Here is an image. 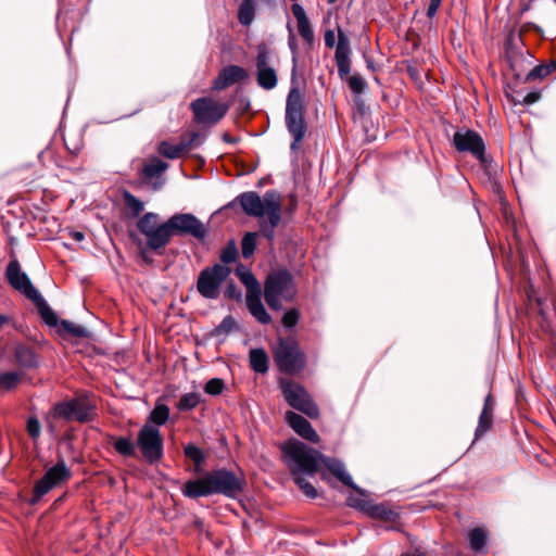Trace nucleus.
<instances>
[{
	"mask_svg": "<svg viewBox=\"0 0 556 556\" xmlns=\"http://www.w3.org/2000/svg\"><path fill=\"white\" fill-rule=\"evenodd\" d=\"M238 203L247 216L258 219L260 232H247L241 240V251L244 258L253 255L258 235L263 236L270 244L276 237V227L281 222V195L276 190H268L261 197L256 191H245L238 194L229 203Z\"/></svg>",
	"mask_w": 556,
	"mask_h": 556,
	"instance_id": "1",
	"label": "nucleus"
},
{
	"mask_svg": "<svg viewBox=\"0 0 556 556\" xmlns=\"http://www.w3.org/2000/svg\"><path fill=\"white\" fill-rule=\"evenodd\" d=\"M156 213L148 212L137 222V228L146 237L147 248L152 251L164 249L174 235H190L197 239H203L206 230L193 214L179 213L169 217L164 223H159Z\"/></svg>",
	"mask_w": 556,
	"mask_h": 556,
	"instance_id": "2",
	"label": "nucleus"
},
{
	"mask_svg": "<svg viewBox=\"0 0 556 556\" xmlns=\"http://www.w3.org/2000/svg\"><path fill=\"white\" fill-rule=\"evenodd\" d=\"M286 464L295 476L315 475L323 460V454L301 441H291L282 446Z\"/></svg>",
	"mask_w": 556,
	"mask_h": 556,
	"instance_id": "3",
	"label": "nucleus"
},
{
	"mask_svg": "<svg viewBox=\"0 0 556 556\" xmlns=\"http://www.w3.org/2000/svg\"><path fill=\"white\" fill-rule=\"evenodd\" d=\"M296 292L293 277L286 269L269 274L264 283L265 301L274 311L281 309L283 302L293 301Z\"/></svg>",
	"mask_w": 556,
	"mask_h": 556,
	"instance_id": "4",
	"label": "nucleus"
},
{
	"mask_svg": "<svg viewBox=\"0 0 556 556\" xmlns=\"http://www.w3.org/2000/svg\"><path fill=\"white\" fill-rule=\"evenodd\" d=\"M279 371L288 375L300 372L306 364V356L299 343L291 338H279L273 351Z\"/></svg>",
	"mask_w": 556,
	"mask_h": 556,
	"instance_id": "5",
	"label": "nucleus"
},
{
	"mask_svg": "<svg viewBox=\"0 0 556 556\" xmlns=\"http://www.w3.org/2000/svg\"><path fill=\"white\" fill-rule=\"evenodd\" d=\"M279 388L289 406L303 413L308 418L316 419L319 417L318 405L302 384L288 378H281Z\"/></svg>",
	"mask_w": 556,
	"mask_h": 556,
	"instance_id": "6",
	"label": "nucleus"
},
{
	"mask_svg": "<svg viewBox=\"0 0 556 556\" xmlns=\"http://www.w3.org/2000/svg\"><path fill=\"white\" fill-rule=\"evenodd\" d=\"M236 274L240 281L247 287L245 303L251 315L263 325L271 321L270 315L262 303V290L253 273L240 265L236 268Z\"/></svg>",
	"mask_w": 556,
	"mask_h": 556,
	"instance_id": "7",
	"label": "nucleus"
},
{
	"mask_svg": "<svg viewBox=\"0 0 556 556\" xmlns=\"http://www.w3.org/2000/svg\"><path fill=\"white\" fill-rule=\"evenodd\" d=\"M228 266L215 264L203 268L198 277L197 290L200 295L207 300H216L220 295V287L230 275Z\"/></svg>",
	"mask_w": 556,
	"mask_h": 556,
	"instance_id": "8",
	"label": "nucleus"
},
{
	"mask_svg": "<svg viewBox=\"0 0 556 556\" xmlns=\"http://www.w3.org/2000/svg\"><path fill=\"white\" fill-rule=\"evenodd\" d=\"M190 109L198 125L212 127L226 115L229 106L211 97H202L193 100L190 103Z\"/></svg>",
	"mask_w": 556,
	"mask_h": 556,
	"instance_id": "9",
	"label": "nucleus"
},
{
	"mask_svg": "<svg viewBox=\"0 0 556 556\" xmlns=\"http://www.w3.org/2000/svg\"><path fill=\"white\" fill-rule=\"evenodd\" d=\"M93 409L94 405L87 396H78L55 404L52 414L68 421L88 422L93 419Z\"/></svg>",
	"mask_w": 556,
	"mask_h": 556,
	"instance_id": "10",
	"label": "nucleus"
},
{
	"mask_svg": "<svg viewBox=\"0 0 556 556\" xmlns=\"http://www.w3.org/2000/svg\"><path fill=\"white\" fill-rule=\"evenodd\" d=\"M137 446L149 464L159 463L163 457V437L160 429L146 422L138 432Z\"/></svg>",
	"mask_w": 556,
	"mask_h": 556,
	"instance_id": "11",
	"label": "nucleus"
},
{
	"mask_svg": "<svg viewBox=\"0 0 556 556\" xmlns=\"http://www.w3.org/2000/svg\"><path fill=\"white\" fill-rule=\"evenodd\" d=\"M213 494H222L229 498H236L244 489L245 480L226 468L208 471Z\"/></svg>",
	"mask_w": 556,
	"mask_h": 556,
	"instance_id": "12",
	"label": "nucleus"
},
{
	"mask_svg": "<svg viewBox=\"0 0 556 556\" xmlns=\"http://www.w3.org/2000/svg\"><path fill=\"white\" fill-rule=\"evenodd\" d=\"M286 124L292 139H303L305 135L304 104L300 91L291 89L286 104Z\"/></svg>",
	"mask_w": 556,
	"mask_h": 556,
	"instance_id": "13",
	"label": "nucleus"
},
{
	"mask_svg": "<svg viewBox=\"0 0 556 556\" xmlns=\"http://www.w3.org/2000/svg\"><path fill=\"white\" fill-rule=\"evenodd\" d=\"M5 278L14 290L35 302V288L26 273L21 269L16 258L9 262L5 269Z\"/></svg>",
	"mask_w": 556,
	"mask_h": 556,
	"instance_id": "14",
	"label": "nucleus"
},
{
	"mask_svg": "<svg viewBox=\"0 0 556 556\" xmlns=\"http://www.w3.org/2000/svg\"><path fill=\"white\" fill-rule=\"evenodd\" d=\"M71 478V470L63 460L52 466L40 480H37V498Z\"/></svg>",
	"mask_w": 556,
	"mask_h": 556,
	"instance_id": "15",
	"label": "nucleus"
},
{
	"mask_svg": "<svg viewBox=\"0 0 556 556\" xmlns=\"http://www.w3.org/2000/svg\"><path fill=\"white\" fill-rule=\"evenodd\" d=\"M286 421L294 430V432H296L303 439L312 443L319 442L318 433L312 427L311 422L302 415H299L292 410H288L286 413Z\"/></svg>",
	"mask_w": 556,
	"mask_h": 556,
	"instance_id": "16",
	"label": "nucleus"
},
{
	"mask_svg": "<svg viewBox=\"0 0 556 556\" xmlns=\"http://www.w3.org/2000/svg\"><path fill=\"white\" fill-rule=\"evenodd\" d=\"M210 481V473L205 472L200 478L186 481L181 488V493L188 498H199L213 495Z\"/></svg>",
	"mask_w": 556,
	"mask_h": 556,
	"instance_id": "17",
	"label": "nucleus"
},
{
	"mask_svg": "<svg viewBox=\"0 0 556 556\" xmlns=\"http://www.w3.org/2000/svg\"><path fill=\"white\" fill-rule=\"evenodd\" d=\"M249 77L247 71L238 65H228L224 67L213 84V89L223 90L238 81L245 80Z\"/></svg>",
	"mask_w": 556,
	"mask_h": 556,
	"instance_id": "18",
	"label": "nucleus"
},
{
	"mask_svg": "<svg viewBox=\"0 0 556 556\" xmlns=\"http://www.w3.org/2000/svg\"><path fill=\"white\" fill-rule=\"evenodd\" d=\"M201 141H161L157 151L163 156L174 160L187 154L190 150L198 148Z\"/></svg>",
	"mask_w": 556,
	"mask_h": 556,
	"instance_id": "19",
	"label": "nucleus"
},
{
	"mask_svg": "<svg viewBox=\"0 0 556 556\" xmlns=\"http://www.w3.org/2000/svg\"><path fill=\"white\" fill-rule=\"evenodd\" d=\"M291 11L298 23L299 35L304 40V42H306L308 46H312L314 43V31L305 10L301 4L293 3L291 5Z\"/></svg>",
	"mask_w": 556,
	"mask_h": 556,
	"instance_id": "20",
	"label": "nucleus"
},
{
	"mask_svg": "<svg viewBox=\"0 0 556 556\" xmlns=\"http://www.w3.org/2000/svg\"><path fill=\"white\" fill-rule=\"evenodd\" d=\"M321 464L344 485L362 493L361 489L354 483L352 477L345 470L344 464L336 458H327L323 456Z\"/></svg>",
	"mask_w": 556,
	"mask_h": 556,
	"instance_id": "21",
	"label": "nucleus"
},
{
	"mask_svg": "<svg viewBox=\"0 0 556 556\" xmlns=\"http://www.w3.org/2000/svg\"><path fill=\"white\" fill-rule=\"evenodd\" d=\"M365 514L369 517L384 522L395 523L400 519V514L384 504H370L364 506Z\"/></svg>",
	"mask_w": 556,
	"mask_h": 556,
	"instance_id": "22",
	"label": "nucleus"
},
{
	"mask_svg": "<svg viewBox=\"0 0 556 556\" xmlns=\"http://www.w3.org/2000/svg\"><path fill=\"white\" fill-rule=\"evenodd\" d=\"M168 165L156 156H151L142 161L141 167L138 168V174L146 180H151L154 177L162 175Z\"/></svg>",
	"mask_w": 556,
	"mask_h": 556,
	"instance_id": "23",
	"label": "nucleus"
},
{
	"mask_svg": "<svg viewBox=\"0 0 556 556\" xmlns=\"http://www.w3.org/2000/svg\"><path fill=\"white\" fill-rule=\"evenodd\" d=\"M37 314L40 315L42 321L55 332L59 330L61 320L56 313L49 306L43 296L37 291Z\"/></svg>",
	"mask_w": 556,
	"mask_h": 556,
	"instance_id": "24",
	"label": "nucleus"
},
{
	"mask_svg": "<svg viewBox=\"0 0 556 556\" xmlns=\"http://www.w3.org/2000/svg\"><path fill=\"white\" fill-rule=\"evenodd\" d=\"M453 143L458 152H469L481 163H485L488 161L484 141H453Z\"/></svg>",
	"mask_w": 556,
	"mask_h": 556,
	"instance_id": "25",
	"label": "nucleus"
},
{
	"mask_svg": "<svg viewBox=\"0 0 556 556\" xmlns=\"http://www.w3.org/2000/svg\"><path fill=\"white\" fill-rule=\"evenodd\" d=\"M62 338L73 337V338H87L89 336V331L80 326L76 325L70 320L62 319L59 326V330L55 332Z\"/></svg>",
	"mask_w": 556,
	"mask_h": 556,
	"instance_id": "26",
	"label": "nucleus"
},
{
	"mask_svg": "<svg viewBox=\"0 0 556 556\" xmlns=\"http://www.w3.org/2000/svg\"><path fill=\"white\" fill-rule=\"evenodd\" d=\"M250 367L257 374L268 371V356L264 349H252L249 353Z\"/></svg>",
	"mask_w": 556,
	"mask_h": 556,
	"instance_id": "27",
	"label": "nucleus"
},
{
	"mask_svg": "<svg viewBox=\"0 0 556 556\" xmlns=\"http://www.w3.org/2000/svg\"><path fill=\"white\" fill-rule=\"evenodd\" d=\"M351 45L349 37L339 27L338 28V40L336 45L334 60L336 61H351Z\"/></svg>",
	"mask_w": 556,
	"mask_h": 556,
	"instance_id": "28",
	"label": "nucleus"
},
{
	"mask_svg": "<svg viewBox=\"0 0 556 556\" xmlns=\"http://www.w3.org/2000/svg\"><path fill=\"white\" fill-rule=\"evenodd\" d=\"M486 539L488 533L483 528L477 527L468 532L469 546L476 553H481L484 551Z\"/></svg>",
	"mask_w": 556,
	"mask_h": 556,
	"instance_id": "29",
	"label": "nucleus"
},
{
	"mask_svg": "<svg viewBox=\"0 0 556 556\" xmlns=\"http://www.w3.org/2000/svg\"><path fill=\"white\" fill-rule=\"evenodd\" d=\"M256 81L257 85L265 90L274 89L278 83L276 70L266 68L262 71H256Z\"/></svg>",
	"mask_w": 556,
	"mask_h": 556,
	"instance_id": "30",
	"label": "nucleus"
},
{
	"mask_svg": "<svg viewBox=\"0 0 556 556\" xmlns=\"http://www.w3.org/2000/svg\"><path fill=\"white\" fill-rule=\"evenodd\" d=\"M114 450L124 457H132L136 455L134 442L128 437L112 438Z\"/></svg>",
	"mask_w": 556,
	"mask_h": 556,
	"instance_id": "31",
	"label": "nucleus"
},
{
	"mask_svg": "<svg viewBox=\"0 0 556 556\" xmlns=\"http://www.w3.org/2000/svg\"><path fill=\"white\" fill-rule=\"evenodd\" d=\"M169 418V408L165 404H156L148 417L149 424L156 428L166 424Z\"/></svg>",
	"mask_w": 556,
	"mask_h": 556,
	"instance_id": "32",
	"label": "nucleus"
},
{
	"mask_svg": "<svg viewBox=\"0 0 556 556\" xmlns=\"http://www.w3.org/2000/svg\"><path fill=\"white\" fill-rule=\"evenodd\" d=\"M255 16V4L254 0H242L239 11L238 20L241 25L249 26Z\"/></svg>",
	"mask_w": 556,
	"mask_h": 556,
	"instance_id": "33",
	"label": "nucleus"
},
{
	"mask_svg": "<svg viewBox=\"0 0 556 556\" xmlns=\"http://www.w3.org/2000/svg\"><path fill=\"white\" fill-rule=\"evenodd\" d=\"M255 67L256 71L275 68L271 63L270 50L265 43H260L256 47Z\"/></svg>",
	"mask_w": 556,
	"mask_h": 556,
	"instance_id": "34",
	"label": "nucleus"
},
{
	"mask_svg": "<svg viewBox=\"0 0 556 556\" xmlns=\"http://www.w3.org/2000/svg\"><path fill=\"white\" fill-rule=\"evenodd\" d=\"M184 453L186 457L190 458L194 463V471L200 472L205 463V455L203 451L192 443L185 446Z\"/></svg>",
	"mask_w": 556,
	"mask_h": 556,
	"instance_id": "35",
	"label": "nucleus"
},
{
	"mask_svg": "<svg viewBox=\"0 0 556 556\" xmlns=\"http://www.w3.org/2000/svg\"><path fill=\"white\" fill-rule=\"evenodd\" d=\"M200 401L201 396L199 393H186L179 399L177 403V408L181 412L191 410L199 405Z\"/></svg>",
	"mask_w": 556,
	"mask_h": 556,
	"instance_id": "36",
	"label": "nucleus"
},
{
	"mask_svg": "<svg viewBox=\"0 0 556 556\" xmlns=\"http://www.w3.org/2000/svg\"><path fill=\"white\" fill-rule=\"evenodd\" d=\"M238 329V324L231 315L226 316L219 325H217L212 334L215 337L227 336L233 330Z\"/></svg>",
	"mask_w": 556,
	"mask_h": 556,
	"instance_id": "37",
	"label": "nucleus"
},
{
	"mask_svg": "<svg viewBox=\"0 0 556 556\" xmlns=\"http://www.w3.org/2000/svg\"><path fill=\"white\" fill-rule=\"evenodd\" d=\"M123 200L125 206L132 213L134 216H138L143 211V202L129 191L125 190L123 192Z\"/></svg>",
	"mask_w": 556,
	"mask_h": 556,
	"instance_id": "38",
	"label": "nucleus"
},
{
	"mask_svg": "<svg viewBox=\"0 0 556 556\" xmlns=\"http://www.w3.org/2000/svg\"><path fill=\"white\" fill-rule=\"evenodd\" d=\"M492 422H493V413L481 412V414L479 416L478 426H477L476 432H475L476 439H479L482 435H484L492 427Z\"/></svg>",
	"mask_w": 556,
	"mask_h": 556,
	"instance_id": "39",
	"label": "nucleus"
},
{
	"mask_svg": "<svg viewBox=\"0 0 556 556\" xmlns=\"http://www.w3.org/2000/svg\"><path fill=\"white\" fill-rule=\"evenodd\" d=\"M21 381V376L17 372H3L0 374V391H10L14 389Z\"/></svg>",
	"mask_w": 556,
	"mask_h": 556,
	"instance_id": "40",
	"label": "nucleus"
},
{
	"mask_svg": "<svg viewBox=\"0 0 556 556\" xmlns=\"http://www.w3.org/2000/svg\"><path fill=\"white\" fill-rule=\"evenodd\" d=\"M238 257V249L233 241H230L220 252L219 258L224 263L223 265L233 263Z\"/></svg>",
	"mask_w": 556,
	"mask_h": 556,
	"instance_id": "41",
	"label": "nucleus"
},
{
	"mask_svg": "<svg viewBox=\"0 0 556 556\" xmlns=\"http://www.w3.org/2000/svg\"><path fill=\"white\" fill-rule=\"evenodd\" d=\"M303 476L304 475L293 477L294 482L307 497L316 498L318 495L317 490Z\"/></svg>",
	"mask_w": 556,
	"mask_h": 556,
	"instance_id": "42",
	"label": "nucleus"
},
{
	"mask_svg": "<svg viewBox=\"0 0 556 556\" xmlns=\"http://www.w3.org/2000/svg\"><path fill=\"white\" fill-rule=\"evenodd\" d=\"M224 389L225 382L220 378H212L204 386L205 393L210 395H218L224 391Z\"/></svg>",
	"mask_w": 556,
	"mask_h": 556,
	"instance_id": "43",
	"label": "nucleus"
},
{
	"mask_svg": "<svg viewBox=\"0 0 556 556\" xmlns=\"http://www.w3.org/2000/svg\"><path fill=\"white\" fill-rule=\"evenodd\" d=\"M348 83H349L350 89L355 94L363 93L365 91V89L367 88V84H366L365 79L358 74L352 75L349 78Z\"/></svg>",
	"mask_w": 556,
	"mask_h": 556,
	"instance_id": "44",
	"label": "nucleus"
},
{
	"mask_svg": "<svg viewBox=\"0 0 556 556\" xmlns=\"http://www.w3.org/2000/svg\"><path fill=\"white\" fill-rule=\"evenodd\" d=\"M300 316L301 313L298 308H291L283 314L281 319L282 325L286 328L291 329L299 323Z\"/></svg>",
	"mask_w": 556,
	"mask_h": 556,
	"instance_id": "45",
	"label": "nucleus"
},
{
	"mask_svg": "<svg viewBox=\"0 0 556 556\" xmlns=\"http://www.w3.org/2000/svg\"><path fill=\"white\" fill-rule=\"evenodd\" d=\"M288 46L292 53V77H294L298 68V43L292 29L289 27Z\"/></svg>",
	"mask_w": 556,
	"mask_h": 556,
	"instance_id": "46",
	"label": "nucleus"
},
{
	"mask_svg": "<svg viewBox=\"0 0 556 556\" xmlns=\"http://www.w3.org/2000/svg\"><path fill=\"white\" fill-rule=\"evenodd\" d=\"M548 76V70L544 64L536 65L533 67L525 78V81H534L536 79H542Z\"/></svg>",
	"mask_w": 556,
	"mask_h": 556,
	"instance_id": "47",
	"label": "nucleus"
},
{
	"mask_svg": "<svg viewBox=\"0 0 556 556\" xmlns=\"http://www.w3.org/2000/svg\"><path fill=\"white\" fill-rule=\"evenodd\" d=\"M541 97L542 94L540 90H532L522 96L521 99L515 100V102L522 105H531L536 103L541 99Z\"/></svg>",
	"mask_w": 556,
	"mask_h": 556,
	"instance_id": "48",
	"label": "nucleus"
},
{
	"mask_svg": "<svg viewBox=\"0 0 556 556\" xmlns=\"http://www.w3.org/2000/svg\"><path fill=\"white\" fill-rule=\"evenodd\" d=\"M56 142L59 144H61L62 147H64L67 150V152L73 156H76L83 149L81 141H56Z\"/></svg>",
	"mask_w": 556,
	"mask_h": 556,
	"instance_id": "49",
	"label": "nucleus"
},
{
	"mask_svg": "<svg viewBox=\"0 0 556 556\" xmlns=\"http://www.w3.org/2000/svg\"><path fill=\"white\" fill-rule=\"evenodd\" d=\"M338 67V74L341 79L348 77L351 72V61H336Z\"/></svg>",
	"mask_w": 556,
	"mask_h": 556,
	"instance_id": "50",
	"label": "nucleus"
},
{
	"mask_svg": "<svg viewBox=\"0 0 556 556\" xmlns=\"http://www.w3.org/2000/svg\"><path fill=\"white\" fill-rule=\"evenodd\" d=\"M348 503H349V505L351 507L357 508V509H359L361 511H364V513H365L364 506L371 504V502H369V501L362 500V498H356L354 496H350L348 498Z\"/></svg>",
	"mask_w": 556,
	"mask_h": 556,
	"instance_id": "51",
	"label": "nucleus"
},
{
	"mask_svg": "<svg viewBox=\"0 0 556 556\" xmlns=\"http://www.w3.org/2000/svg\"><path fill=\"white\" fill-rule=\"evenodd\" d=\"M241 290L235 283H229L226 287L225 295L227 298L232 300H239L241 298Z\"/></svg>",
	"mask_w": 556,
	"mask_h": 556,
	"instance_id": "52",
	"label": "nucleus"
},
{
	"mask_svg": "<svg viewBox=\"0 0 556 556\" xmlns=\"http://www.w3.org/2000/svg\"><path fill=\"white\" fill-rule=\"evenodd\" d=\"M441 3L442 0H429V5L426 13L428 18L431 20L437 14L438 10L441 7Z\"/></svg>",
	"mask_w": 556,
	"mask_h": 556,
	"instance_id": "53",
	"label": "nucleus"
},
{
	"mask_svg": "<svg viewBox=\"0 0 556 556\" xmlns=\"http://www.w3.org/2000/svg\"><path fill=\"white\" fill-rule=\"evenodd\" d=\"M325 46L329 49L333 48L337 45L336 34L332 29H327L324 35Z\"/></svg>",
	"mask_w": 556,
	"mask_h": 556,
	"instance_id": "54",
	"label": "nucleus"
},
{
	"mask_svg": "<svg viewBox=\"0 0 556 556\" xmlns=\"http://www.w3.org/2000/svg\"><path fill=\"white\" fill-rule=\"evenodd\" d=\"M455 140L458 139H481L480 135L476 131L467 130L465 135H463L459 130L455 131L453 138Z\"/></svg>",
	"mask_w": 556,
	"mask_h": 556,
	"instance_id": "55",
	"label": "nucleus"
},
{
	"mask_svg": "<svg viewBox=\"0 0 556 556\" xmlns=\"http://www.w3.org/2000/svg\"><path fill=\"white\" fill-rule=\"evenodd\" d=\"M507 62L509 63L510 70L514 72V75L517 78H519L520 74L517 71V62H518V60H517V56H515L511 51L507 52Z\"/></svg>",
	"mask_w": 556,
	"mask_h": 556,
	"instance_id": "56",
	"label": "nucleus"
},
{
	"mask_svg": "<svg viewBox=\"0 0 556 556\" xmlns=\"http://www.w3.org/2000/svg\"><path fill=\"white\" fill-rule=\"evenodd\" d=\"M482 412L493 413V402L491 393H489L484 400Z\"/></svg>",
	"mask_w": 556,
	"mask_h": 556,
	"instance_id": "57",
	"label": "nucleus"
},
{
	"mask_svg": "<svg viewBox=\"0 0 556 556\" xmlns=\"http://www.w3.org/2000/svg\"><path fill=\"white\" fill-rule=\"evenodd\" d=\"M27 431L31 438H35V417L33 416L27 420Z\"/></svg>",
	"mask_w": 556,
	"mask_h": 556,
	"instance_id": "58",
	"label": "nucleus"
},
{
	"mask_svg": "<svg viewBox=\"0 0 556 556\" xmlns=\"http://www.w3.org/2000/svg\"><path fill=\"white\" fill-rule=\"evenodd\" d=\"M71 237L76 241H83L85 238V235L80 231H72Z\"/></svg>",
	"mask_w": 556,
	"mask_h": 556,
	"instance_id": "59",
	"label": "nucleus"
},
{
	"mask_svg": "<svg viewBox=\"0 0 556 556\" xmlns=\"http://www.w3.org/2000/svg\"><path fill=\"white\" fill-rule=\"evenodd\" d=\"M289 199H290V207H289V211H293V210H295V207H296V205H298L296 195H295V194H290Z\"/></svg>",
	"mask_w": 556,
	"mask_h": 556,
	"instance_id": "60",
	"label": "nucleus"
},
{
	"mask_svg": "<svg viewBox=\"0 0 556 556\" xmlns=\"http://www.w3.org/2000/svg\"><path fill=\"white\" fill-rule=\"evenodd\" d=\"M544 65L548 70V75H551L552 73H554L556 71V61H551L549 63L544 64Z\"/></svg>",
	"mask_w": 556,
	"mask_h": 556,
	"instance_id": "61",
	"label": "nucleus"
},
{
	"mask_svg": "<svg viewBox=\"0 0 556 556\" xmlns=\"http://www.w3.org/2000/svg\"><path fill=\"white\" fill-rule=\"evenodd\" d=\"M302 141H292L291 143V150L293 153H296L298 150L301 148Z\"/></svg>",
	"mask_w": 556,
	"mask_h": 556,
	"instance_id": "62",
	"label": "nucleus"
},
{
	"mask_svg": "<svg viewBox=\"0 0 556 556\" xmlns=\"http://www.w3.org/2000/svg\"><path fill=\"white\" fill-rule=\"evenodd\" d=\"M407 72H408V74H409L412 77L416 75V70H415L414 67H412V66H408V67H407Z\"/></svg>",
	"mask_w": 556,
	"mask_h": 556,
	"instance_id": "63",
	"label": "nucleus"
},
{
	"mask_svg": "<svg viewBox=\"0 0 556 556\" xmlns=\"http://www.w3.org/2000/svg\"><path fill=\"white\" fill-rule=\"evenodd\" d=\"M7 317L0 314V327L5 323Z\"/></svg>",
	"mask_w": 556,
	"mask_h": 556,
	"instance_id": "64",
	"label": "nucleus"
}]
</instances>
